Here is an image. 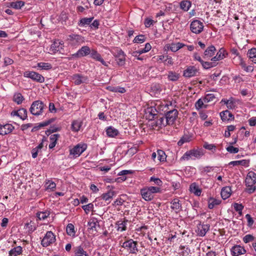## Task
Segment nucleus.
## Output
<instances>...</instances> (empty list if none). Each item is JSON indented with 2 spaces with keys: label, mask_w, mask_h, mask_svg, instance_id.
<instances>
[{
  "label": "nucleus",
  "mask_w": 256,
  "mask_h": 256,
  "mask_svg": "<svg viewBox=\"0 0 256 256\" xmlns=\"http://www.w3.org/2000/svg\"><path fill=\"white\" fill-rule=\"evenodd\" d=\"M245 182L248 187L246 191L249 194L253 193L256 190L254 186L256 183V174L252 171L248 172L246 176Z\"/></svg>",
  "instance_id": "nucleus-1"
},
{
  "label": "nucleus",
  "mask_w": 256,
  "mask_h": 256,
  "mask_svg": "<svg viewBox=\"0 0 256 256\" xmlns=\"http://www.w3.org/2000/svg\"><path fill=\"white\" fill-rule=\"evenodd\" d=\"M46 107V105L42 101L36 100L32 103L30 111L32 114L38 116L42 113L43 110Z\"/></svg>",
  "instance_id": "nucleus-2"
},
{
  "label": "nucleus",
  "mask_w": 256,
  "mask_h": 256,
  "mask_svg": "<svg viewBox=\"0 0 256 256\" xmlns=\"http://www.w3.org/2000/svg\"><path fill=\"white\" fill-rule=\"evenodd\" d=\"M112 54L118 66H122L125 64L126 54L121 49L116 48L112 51Z\"/></svg>",
  "instance_id": "nucleus-3"
},
{
  "label": "nucleus",
  "mask_w": 256,
  "mask_h": 256,
  "mask_svg": "<svg viewBox=\"0 0 256 256\" xmlns=\"http://www.w3.org/2000/svg\"><path fill=\"white\" fill-rule=\"evenodd\" d=\"M138 242L132 239L124 242L122 243V246L126 249L130 254H136L138 252L137 248Z\"/></svg>",
  "instance_id": "nucleus-4"
},
{
  "label": "nucleus",
  "mask_w": 256,
  "mask_h": 256,
  "mask_svg": "<svg viewBox=\"0 0 256 256\" xmlns=\"http://www.w3.org/2000/svg\"><path fill=\"white\" fill-rule=\"evenodd\" d=\"M62 41L56 40L52 44L50 48L49 53L54 54L58 53L60 54H63L64 52V43H62Z\"/></svg>",
  "instance_id": "nucleus-5"
},
{
  "label": "nucleus",
  "mask_w": 256,
  "mask_h": 256,
  "mask_svg": "<svg viewBox=\"0 0 256 256\" xmlns=\"http://www.w3.org/2000/svg\"><path fill=\"white\" fill-rule=\"evenodd\" d=\"M86 148L85 144H78L70 150L69 156L70 158L79 156Z\"/></svg>",
  "instance_id": "nucleus-6"
},
{
  "label": "nucleus",
  "mask_w": 256,
  "mask_h": 256,
  "mask_svg": "<svg viewBox=\"0 0 256 256\" xmlns=\"http://www.w3.org/2000/svg\"><path fill=\"white\" fill-rule=\"evenodd\" d=\"M24 76L38 82L42 83L44 82V78L42 74L34 71H26L24 73Z\"/></svg>",
  "instance_id": "nucleus-7"
},
{
  "label": "nucleus",
  "mask_w": 256,
  "mask_h": 256,
  "mask_svg": "<svg viewBox=\"0 0 256 256\" xmlns=\"http://www.w3.org/2000/svg\"><path fill=\"white\" fill-rule=\"evenodd\" d=\"M178 116V111L176 109H173L167 112L166 114V124H172Z\"/></svg>",
  "instance_id": "nucleus-8"
},
{
  "label": "nucleus",
  "mask_w": 256,
  "mask_h": 256,
  "mask_svg": "<svg viewBox=\"0 0 256 256\" xmlns=\"http://www.w3.org/2000/svg\"><path fill=\"white\" fill-rule=\"evenodd\" d=\"M56 240L55 236L50 231L48 232L41 242L43 246L46 247L54 243Z\"/></svg>",
  "instance_id": "nucleus-9"
},
{
  "label": "nucleus",
  "mask_w": 256,
  "mask_h": 256,
  "mask_svg": "<svg viewBox=\"0 0 256 256\" xmlns=\"http://www.w3.org/2000/svg\"><path fill=\"white\" fill-rule=\"evenodd\" d=\"M67 41L72 46L78 45L84 42V38L78 34H72L68 36Z\"/></svg>",
  "instance_id": "nucleus-10"
},
{
  "label": "nucleus",
  "mask_w": 256,
  "mask_h": 256,
  "mask_svg": "<svg viewBox=\"0 0 256 256\" xmlns=\"http://www.w3.org/2000/svg\"><path fill=\"white\" fill-rule=\"evenodd\" d=\"M191 31L196 34H200L204 29V25L202 22L198 20H193L190 26Z\"/></svg>",
  "instance_id": "nucleus-11"
},
{
  "label": "nucleus",
  "mask_w": 256,
  "mask_h": 256,
  "mask_svg": "<svg viewBox=\"0 0 256 256\" xmlns=\"http://www.w3.org/2000/svg\"><path fill=\"white\" fill-rule=\"evenodd\" d=\"M202 155L201 152L196 150H192L186 152L181 158V160H188L192 156L198 158Z\"/></svg>",
  "instance_id": "nucleus-12"
},
{
  "label": "nucleus",
  "mask_w": 256,
  "mask_h": 256,
  "mask_svg": "<svg viewBox=\"0 0 256 256\" xmlns=\"http://www.w3.org/2000/svg\"><path fill=\"white\" fill-rule=\"evenodd\" d=\"M198 70L194 66H188L184 70L183 76L186 78H191L196 76Z\"/></svg>",
  "instance_id": "nucleus-13"
},
{
  "label": "nucleus",
  "mask_w": 256,
  "mask_h": 256,
  "mask_svg": "<svg viewBox=\"0 0 256 256\" xmlns=\"http://www.w3.org/2000/svg\"><path fill=\"white\" fill-rule=\"evenodd\" d=\"M91 50L88 46H83L73 56L78 58L84 57L90 54Z\"/></svg>",
  "instance_id": "nucleus-14"
},
{
  "label": "nucleus",
  "mask_w": 256,
  "mask_h": 256,
  "mask_svg": "<svg viewBox=\"0 0 256 256\" xmlns=\"http://www.w3.org/2000/svg\"><path fill=\"white\" fill-rule=\"evenodd\" d=\"M14 129V126L11 124H6L0 125V134L4 136L10 133Z\"/></svg>",
  "instance_id": "nucleus-15"
},
{
  "label": "nucleus",
  "mask_w": 256,
  "mask_h": 256,
  "mask_svg": "<svg viewBox=\"0 0 256 256\" xmlns=\"http://www.w3.org/2000/svg\"><path fill=\"white\" fill-rule=\"evenodd\" d=\"M140 194L142 198L146 201H150L154 198V195L147 188L141 189Z\"/></svg>",
  "instance_id": "nucleus-16"
},
{
  "label": "nucleus",
  "mask_w": 256,
  "mask_h": 256,
  "mask_svg": "<svg viewBox=\"0 0 256 256\" xmlns=\"http://www.w3.org/2000/svg\"><path fill=\"white\" fill-rule=\"evenodd\" d=\"M231 252L234 256H238L246 252L245 249L239 245L234 246L231 250Z\"/></svg>",
  "instance_id": "nucleus-17"
},
{
  "label": "nucleus",
  "mask_w": 256,
  "mask_h": 256,
  "mask_svg": "<svg viewBox=\"0 0 256 256\" xmlns=\"http://www.w3.org/2000/svg\"><path fill=\"white\" fill-rule=\"evenodd\" d=\"M90 56L93 59L100 62L104 66H108V65L104 62L103 58L101 57V56L100 54L98 52L95 50H91V52L90 53Z\"/></svg>",
  "instance_id": "nucleus-18"
},
{
  "label": "nucleus",
  "mask_w": 256,
  "mask_h": 256,
  "mask_svg": "<svg viewBox=\"0 0 256 256\" xmlns=\"http://www.w3.org/2000/svg\"><path fill=\"white\" fill-rule=\"evenodd\" d=\"M157 111L154 108L150 107L147 108L146 110V118L150 120H152L155 118L157 115Z\"/></svg>",
  "instance_id": "nucleus-19"
},
{
  "label": "nucleus",
  "mask_w": 256,
  "mask_h": 256,
  "mask_svg": "<svg viewBox=\"0 0 256 256\" xmlns=\"http://www.w3.org/2000/svg\"><path fill=\"white\" fill-rule=\"evenodd\" d=\"M221 119L223 121L232 120H234V115L228 110L223 111L220 113Z\"/></svg>",
  "instance_id": "nucleus-20"
},
{
  "label": "nucleus",
  "mask_w": 256,
  "mask_h": 256,
  "mask_svg": "<svg viewBox=\"0 0 256 256\" xmlns=\"http://www.w3.org/2000/svg\"><path fill=\"white\" fill-rule=\"evenodd\" d=\"M66 234L74 238L76 236V230L72 224H68L66 227Z\"/></svg>",
  "instance_id": "nucleus-21"
},
{
  "label": "nucleus",
  "mask_w": 256,
  "mask_h": 256,
  "mask_svg": "<svg viewBox=\"0 0 256 256\" xmlns=\"http://www.w3.org/2000/svg\"><path fill=\"white\" fill-rule=\"evenodd\" d=\"M23 252L22 248L20 246H18L12 248L8 252V256H18L22 254Z\"/></svg>",
  "instance_id": "nucleus-22"
},
{
  "label": "nucleus",
  "mask_w": 256,
  "mask_h": 256,
  "mask_svg": "<svg viewBox=\"0 0 256 256\" xmlns=\"http://www.w3.org/2000/svg\"><path fill=\"white\" fill-rule=\"evenodd\" d=\"M171 208L175 210L176 212H178L182 210V204L180 200L178 198L174 199L171 202Z\"/></svg>",
  "instance_id": "nucleus-23"
},
{
  "label": "nucleus",
  "mask_w": 256,
  "mask_h": 256,
  "mask_svg": "<svg viewBox=\"0 0 256 256\" xmlns=\"http://www.w3.org/2000/svg\"><path fill=\"white\" fill-rule=\"evenodd\" d=\"M216 49L214 46H210L207 48L204 52V58H210L212 57L214 54Z\"/></svg>",
  "instance_id": "nucleus-24"
},
{
  "label": "nucleus",
  "mask_w": 256,
  "mask_h": 256,
  "mask_svg": "<svg viewBox=\"0 0 256 256\" xmlns=\"http://www.w3.org/2000/svg\"><path fill=\"white\" fill-rule=\"evenodd\" d=\"M54 118H50V119L45 121V122H43L39 124L38 126H34L32 128V132H36V131L38 130L40 128L47 126L48 124H50L54 122Z\"/></svg>",
  "instance_id": "nucleus-25"
},
{
  "label": "nucleus",
  "mask_w": 256,
  "mask_h": 256,
  "mask_svg": "<svg viewBox=\"0 0 256 256\" xmlns=\"http://www.w3.org/2000/svg\"><path fill=\"white\" fill-rule=\"evenodd\" d=\"M230 52L232 54L236 56L233 58L234 60H238V64L242 65L244 64V62L242 61L241 56L239 55V52L238 50L235 48H232L231 49Z\"/></svg>",
  "instance_id": "nucleus-26"
},
{
  "label": "nucleus",
  "mask_w": 256,
  "mask_h": 256,
  "mask_svg": "<svg viewBox=\"0 0 256 256\" xmlns=\"http://www.w3.org/2000/svg\"><path fill=\"white\" fill-rule=\"evenodd\" d=\"M221 196L222 199L226 200L229 198L231 194V188L229 186H226L222 188Z\"/></svg>",
  "instance_id": "nucleus-27"
},
{
  "label": "nucleus",
  "mask_w": 256,
  "mask_h": 256,
  "mask_svg": "<svg viewBox=\"0 0 256 256\" xmlns=\"http://www.w3.org/2000/svg\"><path fill=\"white\" fill-rule=\"evenodd\" d=\"M128 222L127 220L124 219V220H118L116 224L117 226V230L118 231H124L126 229V222Z\"/></svg>",
  "instance_id": "nucleus-28"
},
{
  "label": "nucleus",
  "mask_w": 256,
  "mask_h": 256,
  "mask_svg": "<svg viewBox=\"0 0 256 256\" xmlns=\"http://www.w3.org/2000/svg\"><path fill=\"white\" fill-rule=\"evenodd\" d=\"M82 122L80 120H74L71 124V129L73 132H78L80 130L82 126Z\"/></svg>",
  "instance_id": "nucleus-29"
},
{
  "label": "nucleus",
  "mask_w": 256,
  "mask_h": 256,
  "mask_svg": "<svg viewBox=\"0 0 256 256\" xmlns=\"http://www.w3.org/2000/svg\"><path fill=\"white\" fill-rule=\"evenodd\" d=\"M72 80L75 84H80L84 82L86 80V78L79 74H76L72 76Z\"/></svg>",
  "instance_id": "nucleus-30"
},
{
  "label": "nucleus",
  "mask_w": 256,
  "mask_h": 256,
  "mask_svg": "<svg viewBox=\"0 0 256 256\" xmlns=\"http://www.w3.org/2000/svg\"><path fill=\"white\" fill-rule=\"evenodd\" d=\"M210 226L208 224H203L198 227V234L200 236H205L206 232L208 230Z\"/></svg>",
  "instance_id": "nucleus-31"
},
{
  "label": "nucleus",
  "mask_w": 256,
  "mask_h": 256,
  "mask_svg": "<svg viewBox=\"0 0 256 256\" xmlns=\"http://www.w3.org/2000/svg\"><path fill=\"white\" fill-rule=\"evenodd\" d=\"M220 202L221 200H220L210 198L208 200V207L209 208L212 209L214 207V206L220 204Z\"/></svg>",
  "instance_id": "nucleus-32"
},
{
  "label": "nucleus",
  "mask_w": 256,
  "mask_h": 256,
  "mask_svg": "<svg viewBox=\"0 0 256 256\" xmlns=\"http://www.w3.org/2000/svg\"><path fill=\"white\" fill-rule=\"evenodd\" d=\"M106 132L108 136L114 138L118 134V130L112 126L107 128Z\"/></svg>",
  "instance_id": "nucleus-33"
},
{
  "label": "nucleus",
  "mask_w": 256,
  "mask_h": 256,
  "mask_svg": "<svg viewBox=\"0 0 256 256\" xmlns=\"http://www.w3.org/2000/svg\"><path fill=\"white\" fill-rule=\"evenodd\" d=\"M168 78L170 80L175 82L180 78V74L172 71H169L168 74Z\"/></svg>",
  "instance_id": "nucleus-34"
},
{
  "label": "nucleus",
  "mask_w": 256,
  "mask_h": 256,
  "mask_svg": "<svg viewBox=\"0 0 256 256\" xmlns=\"http://www.w3.org/2000/svg\"><path fill=\"white\" fill-rule=\"evenodd\" d=\"M25 2L23 1L18 0L15 2H12L10 4V7L16 10H19L24 6Z\"/></svg>",
  "instance_id": "nucleus-35"
},
{
  "label": "nucleus",
  "mask_w": 256,
  "mask_h": 256,
  "mask_svg": "<svg viewBox=\"0 0 256 256\" xmlns=\"http://www.w3.org/2000/svg\"><path fill=\"white\" fill-rule=\"evenodd\" d=\"M93 19L94 17L82 18L80 20L78 26H84L85 25H89L90 24Z\"/></svg>",
  "instance_id": "nucleus-36"
},
{
  "label": "nucleus",
  "mask_w": 256,
  "mask_h": 256,
  "mask_svg": "<svg viewBox=\"0 0 256 256\" xmlns=\"http://www.w3.org/2000/svg\"><path fill=\"white\" fill-rule=\"evenodd\" d=\"M191 6V2L188 0H182L180 2V8L185 12L189 10Z\"/></svg>",
  "instance_id": "nucleus-37"
},
{
  "label": "nucleus",
  "mask_w": 256,
  "mask_h": 256,
  "mask_svg": "<svg viewBox=\"0 0 256 256\" xmlns=\"http://www.w3.org/2000/svg\"><path fill=\"white\" fill-rule=\"evenodd\" d=\"M249 163V160H240L232 161L229 163V165H232L233 166H236L238 165H242L244 166H248Z\"/></svg>",
  "instance_id": "nucleus-38"
},
{
  "label": "nucleus",
  "mask_w": 256,
  "mask_h": 256,
  "mask_svg": "<svg viewBox=\"0 0 256 256\" xmlns=\"http://www.w3.org/2000/svg\"><path fill=\"white\" fill-rule=\"evenodd\" d=\"M50 214V212L48 210L36 213V216L40 220H46Z\"/></svg>",
  "instance_id": "nucleus-39"
},
{
  "label": "nucleus",
  "mask_w": 256,
  "mask_h": 256,
  "mask_svg": "<svg viewBox=\"0 0 256 256\" xmlns=\"http://www.w3.org/2000/svg\"><path fill=\"white\" fill-rule=\"evenodd\" d=\"M75 256H88L86 252L84 250L81 246L77 247L75 250Z\"/></svg>",
  "instance_id": "nucleus-40"
},
{
  "label": "nucleus",
  "mask_w": 256,
  "mask_h": 256,
  "mask_svg": "<svg viewBox=\"0 0 256 256\" xmlns=\"http://www.w3.org/2000/svg\"><path fill=\"white\" fill-rule=\"evenodd\" d=\"M179 254L182 256H188L190 250L185 246H180L179 249Z\"/></svg>",
  "instance_id": "nucleus-41"
},
{
  "label": "nucleus",
  "mask_w": 256,
  "mask_h": 256,
  "mask_svg": "<svg viewBox=\"0 0 256 256\" xmlns=\"http://www.w3.org/2000/svg\"><path fill=\"white\" fill-rule=\"evenodd\" d=\"M248 54L252 61L256 64V48H252L249 50Z\"/></svg>",
  "instance_id": "nucleus-42"
},
{
  "label": "nucleus",
  "mask_w": 256,
  "mask_h": 256,
  "mask_svg": "<svg viewBox=\"0 0 256 256\" xmlns=\"http://www.w3.org/2000/svg\"><path fill=\"white\" fill-rule=\"evenodd\" d=\"M97 225L99 226L98 222L96 218L90 219L88 222V226H90L89 228L92 230H96V226Z\"/></svg>",
  "instance_id": "nucleus-43"
},
{
  "label": "nucleus",
  "mask_w": 256,
  "mask_h": 256,
  "mask_svg": "<svg viewBox=\"0 0 256 256\" xmlns=\"http://www.w3.org/2000/svg\"><path fill=\"white\" fill-rule=\"evenodd\" d=\"M28 112L26 108H22L18 110V116L22 120L27 118Z\"/></svg>",
  "instance_id": "nucleus-44"
},
{
  "label": "nucleus",
  "mask_w": 256,
  "mask_h": 256,
  "mask_svg": "<svg viewBox=\"0 0 256 256\" xmlns=\"http://www.w3.org/2000/svg\"><path fill=\"white\" fill-rule=\"evenodd\" d=\"M190 190L196 196H200L202 192L201 190L196 186L195 184H192L190 186Z\"/></svg>",
  "instance_id": "nucleus-45"
},
{
  "label": "nucleus",
  "mask_w": 256,
  "mask_h": 256,
  "mask_svg": "<svg viewBox=\"0 0 256 256\" xmlns=\"http://www.w3.org/2000/svg\"><path fill=\"white\" fill-rule=\"evenodd\" d=\"M114 191H109L108 192L103 194L101 197L102 199L105 200L106 201H108L111 199L113 196H114Z\"/></svg>",
  "instance_id": "nucleus-46"
},
{
  "label": "nucleus",
  "mask_w": 256,
  "mask_h": 256,
  "mask_svg": "<svg viewBox=\"0 0 256 256\" xmlns=\"http://www.w3.org/2000/svg\"><path fill=\"white\" fill-rule=\"evenodd\" d=\"M217 63L215 62H208L204 61L202 65L204 69H209L216 66Z\"/></svg>",
  "instance_id": "nucleus-47"
},
{
  "label": "nucleus",
  "mask_w": 256,
  "mask_h": 256,
  "mask_svg": "<svg viewBox=\"0 0 256 256\" xmlns=\"http://www.w3.org/2000/svg\"><path fill=\"white\" fill-rule=\"evenodd\" d=\"M108 89L111 92H120V93H124L126 92V90L124 88L121 87H111L109 86L108 88Z\"/></svg>",
  "instance_id": "nucleus-48"
},
{
  "label": "nucleus",
  "mask_w": 256,
  "mask_h": 256,
  "mask_svg": "<svg viewBox=\"0 0 256 256\" xmlns=\"http://www.w3.org/2000/svg\"><path fill=\"white\" fill-rule=\"evenodd\" d=\"M157 152H158V160L160 162H162L166 161V156L164 152L162 150H157Z\"/></svg>",
  "instance_id": "nucleus-49"
},
{
  "label": "nucleus",
  "mask_w": 256,
  "mask_h": 256,
  "mask_svg": "<svg viewBox=\"0 0 256 256\" xmlns=\"http://www.w3.org/2000/svg\"><path fill=\"white\" fill-rule=\"evenodd\" d=\"M190 140V137L188 135H184L182 136L180 140L178 142V145L182 146L184 143L189 142Z\"/></svg>",
  "instance_id": "nucleus-50"
},
{
  "label": "nucleus",
  "mask_w": 256,
  "mask_h": 256,
  "mask_svg": "<svg viewBox=\"0 0 256 256\" xmlns=\"http://www.w3.org/2000/svg\"><path fill=\"white\" fill-rule=\"evenodd\" d=\"M24 98L22 94L20 93L14 94V100L18 104H20L24 100Z\"/></svg>",
  "instance_id": "nucleus-51"
},
{
  "label": "nucleus",
  "mask_w": 256,
  "mask_h": 256,
  "mask_svg": "<svg viewBox=\"0 0 256 256\" xmlns=\"http://www.w3.org/2000/svg\"><path fill=\"white\" fill-rule=\"evenodd\" d=\"M38 66L42 70H46L51 69L52 68L50 64L46 62H39L38 64Z\"/></svg>",
  "instance_id": "nucleus-52"
},
{
  "label": "nucleus",
  "mask_w": 256,
  "mask_h": 256,
  "mask_svg": "<svg viewBox=\"0 0 256 256\" xmlns=\"http://www.w3.org/2000/svg\"><path fill=\"white\" fill-rule=\"evenodd\" d=\"M226 54H228L224 48H221L217 52L216 56H218L220 60L223 59L226 57Z\"/></svg>",
  "instance_id": "nucleus-53"
},
{
  "label": "nucleus",
  "mask_w": 256,
  "mask_h": 256,
  "mask_svg": "<svg viewBox=\"0 0 256 256\" xmlns=\"http://www.w3.org/2000/svg\"><path fill=\"white\" fill-rule=\"evenodd\" d=\"M146 40L145 36L140 34L136 36L134 38L133 42L134 43H142Z\"/></svg>",
  "instance_id": "nucleus-54"
},
{
  "label": "nucleus",
  "mask_w": 256,
  "mask_h": 256,
  "mask_svg": "<svg viewBox=\"0 0 256 256\" xmlns=\"http://www.w3.org/2000/svg\"><path fill=\"white\" fill-rule=\"evenodd\" d=\"M216 98L214 95L212 94H206L205 97L204 98V102H212Z\"/></svg>",
  "instance_id": "nucleus-55"
},
{
  "label": "nucleus",
  "mask_w": 256,
  "mask_h": 256,
  "mask_svg": "<svg viewBox=\"0 0 256 256\" xmlns=\"http://www.w3.org/2000/svg\"><path fill=\"white\" fill-rule=\"evenodd\" d=\"M203 147L206 150H212L213 152H214L216 150V146L214 144H209L207 142H204Z\"/></svg>",
  "instance_id": "nucleus-56"
},
{
  "label": "nucleus",
  "mask_w": 256,
  "mask_h": 256,
  "mask_svg": "<svg viewBox=\"0 0 256 256\" xmlns=\"http://www.w3.org/2000/svg\"><path fill=\"white\" fill-rule=\"evenodd\" d=\"M82 208L84 210L86 213L88 214L90 210H93L94 204L92 203H90L86 205L82 206Z\"/></svg>",
  "instance_id": "nucleus-57"
},
{
  "label": "nucleus",
  "mask_w": 256,
  "mask_h": 256,
  "mask_svg": "<svg viewBox=\"0 0 256 256\" xmlns=\"http://www.w3.org/2000/svg\"><path fill=\"white\" fill-rule=\"evenodd\" d=\"M226 150L230 154H236L238 152L239 149L232 146H230L226 148Z\"/></svg>",
  "instance_id": "nucleus-58"
},
{
  "label": "nucleus",
  "mask_w": 256,
  "mask_h": 256,
  "mask_svg": "<svg viewBox=\"0 0 256 256\" xmlns=\"http://www.w3.org/2000/svg\"><path fill=\"white\" fill-rule=\"evenodd\" d=\"M156 124V126H166L167 124H166V116L165 117L163 116V117L160 118L158 120Z\"/></svg>",
  "instance_id": "nucleus-59"
},
{
  "label": "nucleus",
  "mask_w": 256,
  "mask_h": 256,
  "mask_svg": "<svg viewBox=\"0 0 256 256\" xmlns=\"http://www.w3.org/2000/svg\"><path fill=\"white\" fill-rule=\"evenodd\" d=\"M148 190L152 194L160 192V188L158 186H149L147 187Z\"/></svg>",
  "instance_id": "nucleus-60"
},
{
  "label": "nucleus",
  "mask_w": 256,
  "mask_h": 256,
  "mask_svg": "<svg viewBox=\"0 0 256 256\" xmlns=\"http://www.w3.org/2000/svg\"><path fill=\"white\" fill-rule=\"evenodd\" d=\"M59 130V128L55 126H50V128L46 131V134L47 136L50 135L52 132H56Z\"/></svg>",
  "instance_id": "nucleus-61"
},
{
  "label": "nucleus",
  "mask_w": 256,
  "mask_h": 256,
  "mask_svg": "<svg viewBox=\"0 0 256 256\" xmlns=\"http://www.w3.org/2000/svg\"><path fill=\"white\" fill-rule=\"evenodd\" d=\"M254 240V237L251 234H247L243 238V241L245 243H248Z\"/></svg>",
  "instance_id": "nucleus-62"
},
{
  "label": "nucleus",
  "mask_w": 256,
  "mask_h": 256,
  "mask_svg": "<svg viewBox=\"0 0 256 256\" xmlns=\"http://www.w3.org/2000/svg\"><path fill=\"white\" fill-rule=\"evenodd\" d=\"M176 43H172L170 44L166 45V48L168 49H170L172 52H176L178 50V49L176 46Z\"/></svg>",
  "instance_id": "nucleus-63"
},
{
  "label": "nucleus",
  "mask_w": 256,
  "mask_h": 256,
  "mask_svg": "<svg viewBox=\"0 0 256 256\" xmlns=\"http://www.w3.org/2000/svg\"><path fill=\"white\" fill-rule=\"evenodd\" d=\"M150 182H154L158 186L162 185V181L158 178H156L154 177H151L150 178Z\"/></svg>",
  "instance_id": "nucleus-64"
}]
</instances>
